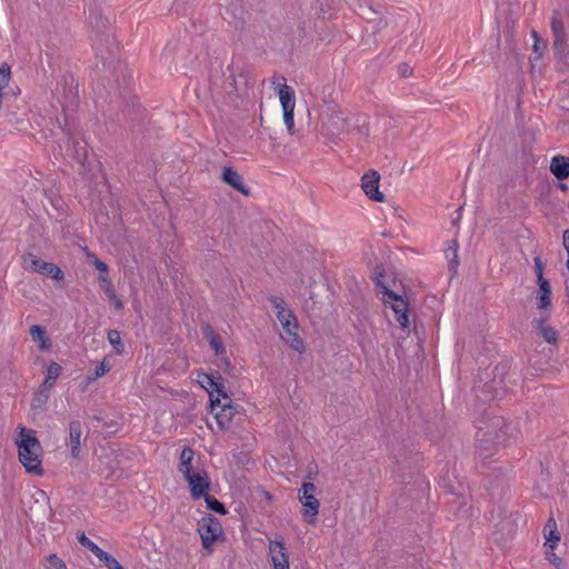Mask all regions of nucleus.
Listing matches in <instances>:
<instances>
[{
	"instance_id": "obj_1",
	"label": "nucleus",
	"mask_w": 569,
	"mask_h": 569,
	"mask_svg": "<svg viewBox=\"0 0 569 569\" xmlns=\"http://www.w3.org/2000/svg\"><path fill=\"white\" fill-rule=\"evenodd\" d=\"M89 24L92 28L90 36L96 52L93 70L101 77L109 70L121 69L122 64L117 58L118 44L108 32L109 20L97 6L89 8Z\"/></svg>"
},
{
	"instance_id": "obj_2",
	"label": "nucleus",
	"mask_w": 569,
	"mask_h": 569,
	"mask_svg": "<svg viewBox=\"0 0 569 569\" xmlns=\"http://www.w3.org/2000/svg\"><path fill=\"white\" fill-rule=\"evenodd\" d=\"M511 422L502 417H493L489 422L477 427L476 453L483 461L492 455L498 447H505L510 437Z\"/></svg>"
},
{
	"instance_id": "obj_3",
	"label": "nucleus",
	"mask_w": 569,
	"mask_h": 569,
	"mask_svg": "<svg viewBox=\"0 0 569 569\" xmlns=\"http://www.w3.org/2000/svg\"><path fill=\"white\" fill-rule=\"evenodd\" d=\"M19 429L20 432L16 439L19 461L28 473L42 476L43 468L40 457L43 450L36 431L23 426H20Z\"/></svg>"
},
{
	"instance_id": "obj_4",
	"label": "nucleus",
	"mask_w": 569,
	"mask_h": 569,
	"mask_svg": "<svg viewBox=\"0 0 569 569\" xmlns=\"http://www.w3.org/2000/svg\"><path fill=\"white\" fill-rule=\"evenodd\" d=\"M319 132L331 143H339L348 130V118L341 107L318 111Z\"/></svg>"
},
{
	"instance_id": "obj_5",
	"label": "nucleus",
	"mask_w": 569,
	"mask_h": 569,
	"mask_svg": "<svg viewBox=\"0 0 569 569\" xmlns=\"http://www.w3.org/2000/svg\"><path fill=\"white\" fill-rule=\"evenodd\" d=\"M510 370V361L503 360L497 363L491 371L488 369L481 373L480 380L488 379L482 387L486 400L491 401L499 399L506 391V377Z\"/></svg>"
},
{
	"instance_id": "obj_6",
	"label": "nucleus",
	"mask_w": 569,
	"mask_h": 569,
	"mask_svg": "<svg viewBox=\"0 0 569 569\" xmlns=\"http://www.w3.org/2000/svg\"><path fill=\"white\" fill-rule=\"evenodd\" d=\"M198 532L201 537L202 547L209 553L212 552V545L224 538L221 522L211 513H204L198 522Z\"/></svg>"
},
{
	"instance_id": "obj_7",
	"label": "nucleus",
	"mask_w": 569,
	"mask_h": 569,
	"mask_svg": "<svg viewBox=\"0 0 569 569\" xmlns=\"http://www.w3.org/2000/svg\"><path fill=\"white\" fill-rule=\"evenodd\" d=\"M383 296L391 300V309L395 311L396 320L401 328L409 327V301L403 295H399L391 290L387 284L379 287Z\"/></svg>"
},
{
	"instance_id": "obj_8",
	"label": "nucleus",
	"mask_w": 569,
	"mask_h": 569,
	"mask_svg": "<svg viewBox=\"0 0 569 569\" xmlns=\"http://www.w3.org/2000/svg\"><path fill=\"white\" fill-rule=\"evenodd\" d=\"M216 391L209 392V405H208V411L213 412L217 407H220V412L216 413V420L217 425L220 429L227 430L230 427L231 418H232V410L233 405L232 401L229 400L227 403L221 405V398L222 396H219V393L214 395Z\"/></svg>"
},
{
	"instance_id": "obj_9",
	"label": "nucleus",
	"mask_w": 569,
	"mask_h": 569,
	"mask_svg": "<svg viewBox=\"0 0 569 569\" xmlns=\"http://www.w3.org/2000/svg\"><path fill=\"white\" fill-rule=\"evenodd\" d=\"M315 97L317 100L318 111L326 110V108L333 109L341 107L339 104L341 93L333 82L323 84L320 89L317 90Z\"/></svg>"
},
{
	"instance_id": "obj_10",
	"label": "nucleus",
	"mask_w": 569,
	"mask_h": 569,
	"mask_svg": "<svg viewBox=\"0 0 569 569\" xmlns=\"http://www.w3.org/2000/svg\"><path fill=\"white\" fill-rule=\"evenodd\" d=\"M77 539L81 546L90 550L108 569H124L123 566L109 552L102 550L89 539L84 532L78 533Z\"/></svg>"
},
{
	"instance_id": "obj_11",
	"label": "nucleus",
	"mask_w": 569,
	"mask_h": 569,
	"mask_svg": "<svg viewBox=\"0 0 569 569\" xmlns=\"http://www.w3.org/2000/svg\"><path fill=\"white\" fill-rule=\"evenodd\" d=\"M188 483L190 496L193 500H199L206 496L211 487L210 478L206 470L194 471L184 478Z\"/></svg>"
},
{
	"instance_id": "obj_12",
	"label": "nucleus",
	"mask_w": 569,
	"mask_h": 569,
	"mask_svg": "<svg viewBox=\"0 0 569 569\" xmlns=\"http://www.w3.org/2000/svg\"><path fill=\"white\" fill-rule=\"evenodd\" d=\"M380 173L377 170L370 169L361 178V188L366 196L376 202H383L386 196L379 190Z\"/></svg>"
},
{
	"instance_id": "obj_13",
	"label": "nucleus",
	"mask_w": 569,
	"mask_h": 569,
	"mask_svg": "<svg viewBox=\"0 0 569 569\" xmlns=\"http://www.w3.org/2000/svg\"><path fill=\"white\" fill-rule=\"evenodd\" d=\"M548 312H541L539 318L532 320V327L536 333L550 345H557L559 341V332L556 328L548 326Z\"/></svg>"
},
{
	"instance_id": "obj_14",
	"label": "nucleus",
	"mask_w": 569,
	"mask_h": 569,
	"mask_svg": "<svg viewBox=\"0 0 569 569\" xmlns=\"http://www.w3.org/2000/svg\"><path fill=\"white\" fill-rule=\"evenodd\" d=\"M199 385L204 388L208 392L216 391L219 396H222L224 399H229V395L224 388L223 379L219 371L210 372H200L198 375Z\"/></svg>"
},
{
	"instance_id": "obj_15",
	"label": "nucleus",
	"mask_w": 569,
	"mask_h": 569,
	"mask_svg": "<svg viewBox=\"0 0 569 569\" xmlns=\"http://www.w3.org/2000/svg\"><path fill=\"white\" fill-rule=\"evenodd\" d=\"M282 329L286 336H282V339L290 346L295 351L302 353L306 350L305 342L302 338L298 333V321L295 320H286L282 321Z\"/></svg>"
},
{
	"instance_id": "obj_16",
	"label": "nucleus",
	"mask_w": 569,
	"mask_h": 569,
	"mask_svg": "<svg viewBox=\"0 0 569 569\" xmlns=\"http://www.w3.org/2000/svg\"><path fill=\"white\" fill-rule=\"evenodd\" d=\"M269 553L274 569H289V556L283 538L270 541Z\"/></svg>"
},
{
	"instance_id": "obj_17",
	"label": "nucleus",
	"mask_w": 569,
	"mask_h": 569,
	"mask_svg": "<svg viewBox=\"0 0 569 569\" xmlns=\"http://www.w3.org/2000/svg\"><path fill=\"white\" fill-rule=\"evenodd\" d=\"M143 112L144 109L136 97L128 99L121 109V114L130 123L131 128H134L141 122Z\"/></svg>"
},
{
	"instance_id": "obj_18",
	"label": "nucleus",
	"mask_w": 569,
	"mask_h": 569,
	"mask_svg": "<svg viewBox=\"0 0 569 569\" xmlns=\"http://www.w3.org/2000/svg\"><path fill=\"white\" fill-rule=\"evenodd\" d=\"M221 180L243 196L250 194V189L244 184L242 176L232 167H224L221 172Z\"/></svg>"
},
{
	"instance_id": "obj_19",
	"label": "nucleus",
	"mask_w": 569,
	"mask_h": 569,
	"mask_svg": "<svg viewBox=\"0 0 569 569\" xmlns=\"http://www.w3.org/2000/svg\"><path fill=\"white\" fill-rule=\"evenodd\" d=\"M299 500L302 505L301 515L303 520L309 525H313L319 513V500L315 497V495H299Z\"/></svg>"
},
{
	"instance_id": "obj_20",
	"label": "nucleus",
	"mask_w": 569,
	"mask_h": 569,
	"mask_svg": "<svg viewBox=\"0 0 569 569\" xmlns=\"http://www.w3.org/2000/svg\"><path fill=\"white\" fill-rule=\"evenodd\" d=\"M363 0H359V9L361 10V17L368 22L373 23V33H377L388 26V21L370 4L362 3Z\"/></svg>"
},
{
	"instance_id": "obj_21",
	"label": "nucleus",
	"mask_w": 569,
	"mask_h": 569,
	"mask_svg": "<svg viewBox=\"0 0 569 569\" xmlns=\"http://www.w3.org/2000/svg\"><path fill=\"white\" fill-rule=\"evenodd\" d=\"M82 435V423L79 420L69 422V443L71 448V457L73 459L80 458V439Z\"/></svg>"
},
{
	"instance_id": "obj_22",
	"label": "nucleus",
	"mask_w": 569,
	"mask_h": 569,
	"mask_svg": "<svg viewBox=\"0 0 569 569\" xmlns=\"http://www.w3.org/2000/svg\"><path fill=\"white\" fill-rule=\"evenodd\" d=\"M538 284V291H537V308L539 310H542V312H546L548 309L551 308V284L550 281H541L537 282Z\"/></svg>"
},
{
	"instance_id": "obj_23",
	"label": "nucleus",
	"mask_w": 569,
	"mask_h": 569,
	"mask_svg": "<svg viewBox=\"0 0 569 569\" xmlns=\"http://www.w3.org/2000/svg\"><path fill=\"white\" fill-rule=\"evenodd\" d=\"M543 536L546 538L545 547L546 549L555 550L558 542L561 539L560 532L558 531L557 522L555 518L551 516L547 520L543 528Z\"/></svg>"
},
{
	"instance_id": "obj_24",
	"label": "nucleus",
	"mask_w": 569,
	"mask_h": 569,
	"mask_svg": "<svg viewBox=\"0 0 569 569\" xmlns=\"http://www.w3.org/2000/svg\"><path fill=\"white\" fill-rule=\"evenodd\" d=\"M551 173L560 181L569 178V158L566 156H555L550 163Z\"/></svg>"
},
{
	"instance_id": "obj_25",
	"label": "nucleus",
	"mask_w": 569,
	"mask_h": 569,
	"mask_svg": "<svg viewBox=\"0 0 569 569\" xmlns=\"http://www.w3.org/2000/svg\"><path fill=\"white\" fill-rule=\"evenodd\" d=\"M201 329L204 338L209 342L210 347L213 349L214 353L218 357L223 356L226 353V348L223 346L220 335L217 333L210 325H206Z\"/></svg>"
},
{
	"instance_id": "obj_26",
	"label": "nucleus",
	"mask_w": 569,
	"mask_h": 569,
	"mask_svg": "<svg viewBox=\"0 0 569 569\" xmlns=\"http://www.w3.org/2000/svg\"><path fill=\"white\" fill-rule=\"evenodd\" d=\"M369 118L367 114H358L353 118L352 122L348 120V130L347 133H355L360 137L367 138L369 137Z\"/></svg>"
},
{
	"instance_id": "obj_27",
	"label": "nucleus",
	"mask_w": 569,
	"mask_h": 569,
	"mask_svg": "<svg viewBox=\"0 0 569 569\" xmlns=\"http://www.w3.org/2000/svg\"><path fill=\"white\" fill-rule=\"evenodd\" d=\"M458 249L459 242L456 239H452L448 242V247L445 250V256L448 259V268L452 276L457 274L458 267L460 264L458 258Z\"/></svg>"
},
{
	"instance_id": "obj_28",
	"label": "nucleus",
	"mask_w": 569,
	"mask_h": 569,
	"mask_svg": "<svg viewBox=\"0 0 569 569\" xmlns=\"http://www.w3.org/2000/svg\"><path fill=\"white\" fill-rule=\"evenodd\" d=\"M30 336L33 341L38 342L41 350H48L51 347L50 338L48 337L47 329L43 326H31Z\"/></svg>"
},
{
	"instance_id": "obj_29",
	"label": "nucleus",
	"mask_w": 569,
	"mask_h": 569,
	"mask_svg": "<svg viewBox=\"0 0 569 569\" xmlns=\"http://www.w3.org/2000/svg\"><path fill=\"white\" fill-rule=\"evenodd\" d=\"M270 301L272 302L273 307L277 309V318L281 325H282V321L283 322L286 320L292 321V320L297 319L296 316L293 315L292 310L286 308L284 301L281 298L272 297L270 299Z\"/></svg>"
},
{
	"instance_id": "obj_30",
	"label": "nucleus",
	"mask_w": 569,
	"mask_h": 569,
	"mask_svg": "<svg viewBox=\"0 0 569 569\" xmlns=\"http://www.w3.org/2000/svg\"><path fill=\"white\" fill-rule=\"evenodd\" d=\"M279 100L283 109H295L296 97L295 91L291 87L286 83L281 84L279 89Z\"/></svg>"
},
{
	"instance_id": "obj_31",
	"label": "nucleus",
	"mask_w": 569,
	"mask_h": 569,
	"mask_svg": "<svg viewBox=\"0 0 569 569\" xmlns=\"http://www.w3.org/2000/svg\"><path fill=\"white\" fill-rule=\"evenodd\" d=\"M39 273L47 276L50 279L62 281L64 280V273L60 267L53 262H43Z\"/></svg>"
},
{
	"instance_id": "obj_32",
	"label": "nucleus",
	"mask_w": 569,
	"mask_h": 569,
	"mask_svg": "<svg viewBox=\"0 0 569 569\" xmlns=\"http://www.w3.org/2000/svg\"><path fill=\"white\" fill-rule=\"evenodd\" d=\"M202 498L204 499L206 507L209 510H211L220 516H224L228 513V509H227L226 505L223 502H221L220 500H218L214 496L207 493Z\"/></svg>"
},
{
	"instance_id": "obj_33",
	"label": "nucleus",
	"mask_w": 569,
	"mask_h": 569,
	"mask_svg": "<svg viewBox=\"0 0 569 569\" xmlns=\"http://www.w3.org/2000/svg\"><path fill=\"white\" fill-rule=\"evenodd\" d=\"M21 258H22L26 269H29L32 272H38V273L41 271V269H42L41 267L44 261L39 259L36 254H33L31 252H26L22 254Z\"/></svg>"
},
{
	"instance_id": "obj_34",
	"label": "nucleus",
	"mask_w": 569,
	"mask_h": 569,
	"mask_svg": "<svg viewBox=\"0 0 569 569\" xmlns=\"http://www.w3.org/2000/svg\"><path fill=\"white\" fill-rule=\"evenodd\" d=\"M73 143V158L81 166L84 167L88 159V151L86 142H79L77 140Z\"/></svg>"
},
{
	"instance_id": "obj_35",
	"label": "nucleus",
	"mask_w": 569,
	"mask_h": 569,
	"mask_svg": "<svg viewBox=\"0 0 569 569\" xmlns=\"http://www.w3.org/2000/svg\"><path fill=\"white\" fill-rule=\"evenodd\" d=\"M108 341L112 346L117 355H122L124 352V345L121 340L120 331L116 329L109 330Z\"/></svg>"
},
{
	"instance_id": "obj_36",
	"label": "nucleus",
	"mask_w": 569,
	"mask_h": 569,
	"mask_svg": "<svg viewBox=\"0 0 569 569\" xmlns=\"http://www.w3.org/2000/svg\"><path fill=\"white\" fill-rule=\"evenodd\" d=\"M552 51L556 58L563 59L568 54L566 36L553 37Z\"/></svg>"
},
{
	"instance_id": "obj_37",
	"label": "nucleus",
	"mask_w": 569,
	"mask_h": 569,
	"mask_svg": "<svg viewBox=\"0 0 569 569\" xmlns=\"http://www.w3.org/2000/svg\"><path fill=\"white\" fill-rule=\"evenodd\" d=\"M551 31H552L553 37L566 36L565 24L562 22V19L560 18L559 11H553V14L551 18Z\"/></svg>"
},
{
	"instance_id": "obj_38",
	"label": "nucleus",
	"mask_w": 569,
	"mask_h": 569,
	"mask_svg": "<svg viewBox=\"0 0 569 569\" xmlns=\"http://www.w3.org/2000/svg\"><path fill=\"white\" fill-rule=\"evenodd\" d=\"M87 257L89 258V261L96 267V269L99 271L98 277L101 276H108L109 274V266L100 260L94 253H87Z\"/></svg>"
},
{
	"instance_id": "obj_39",
	"label": "nucleus",
	"mask_w": 569,
	"mask_h": 569,
	"mask_svg": "<svg viewBox=\"0 0 569 569\" xmlns=\"http://www.w3.org/2000/svg\"><path fill=\"white\" fill-rule=\"evenodd\" d=\"M110 366L107 363L106 360H102L100 365H98L93 371L86 377L88 382L94 381L98 378L104 376L107 372H109Z\"/></svg>"
},
{
	"instance_id": "obj_40",
	"label": "nucleus",
	"mask_w": 569,
	"mask_h": 569,
	"mask_svg": "<svg viewBox=\"0 0 569 569\" xmlns=\"http://www.w3.org/2000/svg\"><path fill=\"white\" fill-rule=\"evenodd\" d=\"M100 289L106 293L107 297L116 293L111 278L108 276L98 277Z\"/></svg>"
},
{
	"instance_id": "obj_41",
	"label": "nucleus",
	"mask_w": 569,
	"mask_h": 569,
	"mask_svg": "<svg viewBox=\"0 0 569 569\" xmlns=\"http://www.w3.org/2000/svg\"><path fill=\"white\" fill-rule=\"evenodd\" d=\"M373 281L375 284L379 287H383L386 284L385 277H386V269L382 263H377L373 269Z\"/></svg>"
},
{
	"instance_id": "obj_42",
	"label": "nucleus",
	"mask_w": 569,
	"mask_h": 569,
	"mask_svg": "<svg viewBox=\"0 0 569 569\" xmlns=\"http://www.w3.org/2000/svg\"><path fill=\"white\" fill-rule=\"evenodd\" d=\"M61 372H62V367L59 363L52 361L47 367L46 379L56 381L60 377Z\"/></svg>"
},
{
	"instance_id": "obj_43",
	"label": "nucleus",
	"mask_w": 569,
	"mask_h": 569,
	"mask_svg": "<svg viewBox=\"0 0 569 569\" xmlns=\"http://www.w3.org/2000/svg\"><path fill=\"white\" fill-rule=\"evenodd\" d=\"M217 366L219 369H222L223 373L230 377L233 376L234 366H232L229 358L224 357V355L219 358V362L217 363Z\"/></svg>"
},
{
	"instance_id": "obj_44",
	"label": "nucleus",
	"mask_w": 569,
	"mask_h": 569,
	"mask_svg": "<svg viewBox=\"0 0 569 569\" xmlns=\"http://www.w3.org/2000/svg\"><path fill=\"white\" fill-rule=\"evenodd\" d=\"M293 110L295 109H283L282 112H283V122L288 129V132L290 134L293 133V128H295V114H293Z\"/></svg>"
},
{
	"instance_id": "obj_45",
	"label": "nucleus",
	"mask_w": 569,
	"mask_h": 569,
	"mask_svg": "<svg viewBox=\"0 0 569 569\" xmlns=\"http://www.w3.org/2000/svg\"><path fill=\"white\" fill-rule=\"evenodd\" d=\"M533 269H535V273L537 276V282H541V281H548V279H546L543 277V270H545V264L541 260L540 257H535L533 258Z\"/></svg>"
},
{
	"instance_id": "obj_46",
	"label": "nucleus",
	"mask_w": 569,
	"mask_h": 569,
	"mask_svg": "<svg viewBox=\"0 0 569 569\" xmlns=\"http://www.w3.org/2000/svg\"><path fill=\"white\" fill-rule=\"evenodd\" d=\"M48 397L39 391H37L31 400L32 409H40L48 402Z\"/></svg>"
},
{
	"instance_id": "obj_47",
	"label": "nucleus",
	"mask_w": 569,
	"mask_h": 569,
	"mask_svg": "<svg viewBox=\"0 0 569 569\" xmlns=\"http://www.w3.org/2000/svg\"><path fill=\"white\" fill-rule=\"evenodd\" d=\"M532 37L535 38L533 52L537 53L538 58H540L542 56V50L547 47V44L535 30L532 31Z\"/></svg>"
},
{
	"instance_id": "obj_48",
	"label": "nucleus",
	"mask_w": 569,
	"mask_h": 569,
	"mask_svg": "<svg viewBox=\"0 0 569 569\" xmlns=\"http://www.w3.org/2000/svg\"><path fill=\"white\" fill-rule=\"evenodd\" d=\"M393 458H395V462L397 465V471L401 475H399V477L401 478V481L405 482V473L403 471L406 470V459L403 458L402 459V455L399 452V453H395L393 455Z\"/></svg>"
},
{
	"instance_id": "obj_49",
	"label": "nucleus",
	"mask_w": 569,
	"mask_h": 569,
	"mask_svg": "<svg viewBox=\"0 0 569 569\" xmlns=\"http://www.w3.org/2000/svg\"><path fill=\"white\" fill-rule=\"evenodd\" d=\"M178 470L183 475V478L188 477L193 470L192 460L179 461Z\"/></svg>"
},
{
	"instance_id": "obj_50",
	"label": "nucleus",
	"mask_w": 569,
	"mask_h": 569,
	"mask_svg": "<svg viewBox=\"0 0 569 569\" xmlns=\"http://www.w3.org/2000/svg\"><path fill=\"white\" fill-rule=\"evenodd\" d=\"M54 385H56V381L44 378V380L40 385L38 391L46 395L49 398L50 392H51L52 388L54 387Z\"/></svg>"
},
{
	"instance_id": "obj_51",
	"label": "nucleus",
	"mask_w": 569,
	"mask_h": 569,
	"mask_svg": "<svg viewBox=\"0 0 569 569\" xmlns=\"http://www.w3.org/2000/svg\"><path fill=\"white\" fill-rule=\"evenodd\" d=\"M48 562L56 569H67V565L56 553H51L48 557Z\"/></svg>"
},
{
	"instance_id": "obj_52",
	"label": "nucleus",
	"mask_w": 569,
	"mask_h": 569,
	"mask_svg": "<svg viewBox=\"0 0 569 569\" xmlns=\"http://www.w3.org/2000/svg\"><path fill=\"white\" fill-rule=\"evenodd\" d=\"M317 490V487L315 483L309 481H303L301 485V489L299 490V495H313V492Z\"/></svg>"
},
{
	"instance_id": "obj_53",
	"label": "nucleus",
	"mask_w": 569,
	"mask_h": 569,
	"mask_svg": "<svg viewBox=\"0 0 569 569\" xmlns=\"http://www.w3.org/2000/svg\"><path fill=\"white\" fill-rule=\"evenodd\" d=\"M546 557L547 559L550 561V563H552L553 566H556L557 568H559V566L562 563V560L561 558H559L558 556H556V553L553 552V550H550V549H546Z\"/></svg>"
},
{
	"instance_id": "obj_54",
	"label": "nucleus",
	"mask_w": 569,
	"mask_h": 569,
	"mask_svg": "<svg viewBox=\"0 0 569 569\" xmlns=\"http://www.w3.org/2000/svg\"><path fill=\"white\" fill-rule=\"evenodd\" d=\"M194 451L190 447H184L180 453V461L193 460Z\"/></svg>"
},
{
	"instance_id": "obj_55",
	"label": "nucleus",
	"mask_w": 569,
	"mask_h": 569,
	"mask_svg": "<svg viewBox=\"0 0 569 569\" xmlns=\"http://www.w3.org/2000/svg\"><path fill=\"white\" fill-rule=\"evenodd\" d=\"M109 301L113 305L114 309L117 311L119 310H122L123 309V301L118 298V296L116 293L111 295L110 297H108Z\"/></svg>"
},
{
	"instance_id": "obj_56",
	"label": "nucleus",
	"mask_w": 569,
	"mask_h": 569,
	"mask_svg": "<svg viewBox=\"0 0 569 569\" xmlns=\"http://www.w3.org/2000/svg\"><path fill=\"white\" fill-rule=\"evenodd\" d=\"M562 244L567 251V254H568V260H567V269L569 271V229L565 230L563 231V234H562Z\"/></svg>"
},
{
	"instance_id": "obj_57",
	"label": "nucleus",
	"mask_w": 569,
	"mask_h": 569,
	"mask_svg": "<svg viewBox=\"0 0 569 569\" xmlns=\"http://www.w3.org/2000/svg\"><path fill=\"white\" fill-rule=\"evenodd\" d=\"M399 73L403 78L410 77L412 74V68L408 63H401L399 66Z\"/></svg>"
},
{
	"instance_id": "obj_58",
	"label": "nucleus",
	"mask_w": 569,
	"mask_h": 569,
	"mask_svg": "<svg viewBox=\"0 0 569 569\" xmlns=\"http://www.w3.org/2000/svg\"><path fill=\"white\" fill-rule=\"evenodd\" d=\"M418 462H419V455L418 453L412 455V475L418 472Z\"/></svg>"
},
{
	"instance_id": "obj_59",
	"label": "nucleus",
	"mask_w": 569,
	"mask_h": 569,
	"mask_svg": "<svg viewBox=\"0 0 569 569\" xmlns=\"http://www.w3.org/2000/svg\"><path fill=\"white\" fill-rule=\"evenodd\" d=\"M103 425H104L106 427H108V428H110V429H111V428H113V427H116V426H117V422H116V421H113V420H110L109 422H103Z\"/></svg>"
},
{
	"instance_id": "obj_60",
	"label": "nucleus",
	"mask_w": 569,
	"mask_h": 569,
	"mask_svg": "<svg viewBox=\"0 0 569 569\" xmlns=\"http://www.w3.org/2000/svg\"><path fill=\"white\" fill-rule=\"evenodd\" d=\"M266 498L270 500L272 498V496L266 491Z\"/></svg>"
},
{
	"instance_id": "obj_61",
	"label": "nucleus",
	"mask_w": 569,
	"mask_h": 569,
	"mask_svg": "<svg viewBox=\"0 0 569 569\" xmlns=\"http://www.w3.org/2000/svg\"><path fill=\"white\" fill-rule=\"evenodd\" d=\"M560 188H561L562 190H565V189H567V186H566V184H563V183H560Z\"/></svg>"
},
{
	"instance_id": "obj_62",
	"label": "nucleus",
	"mask_w": 569,
	"mask_h": 569,
	"mask_svg": "<svg viewBox=\"0 0 569 569\" xmlns=\"http://www.w3.org/2000/svg\"><path fill=\"white\" fill-rule=\"evenodd\" d=\"M93 419H96V420H98V421L102 420V419H101L100 417H98V416H94V417H93Z\"/></svg>"
},
{
	"instance_id": "obj_63",
	"label": "nucleus",
	"mask_w": 569,
	"mask_h": 569,
	"mask_svg": "<svg viewBox=\"0 0 569 569\" xmlns=\"http://www.w3.org/2000/svg\"><path fill=\"white\" fill-rule=\"evenodd\" d=\"M500 525H501L502 527H503L505 525H508V526H509V525H510V522H507V523L501 522Z\"/></svg>"
},
{
	"instance_id": "obj_64",
	"label": "nucleus",
	"mask_w": 569,
	"mask_h": 569,
	"mask_svg": "<svg viewBox=\"0 0 569 569\" xmlns=\"http://www.w3.org/2000/svg\"><path fill=\"white\" fill-rule=\"evenodd\" d=\"M355 3L359 4V0H352Z\"/></svg>"
}]
</instances>
